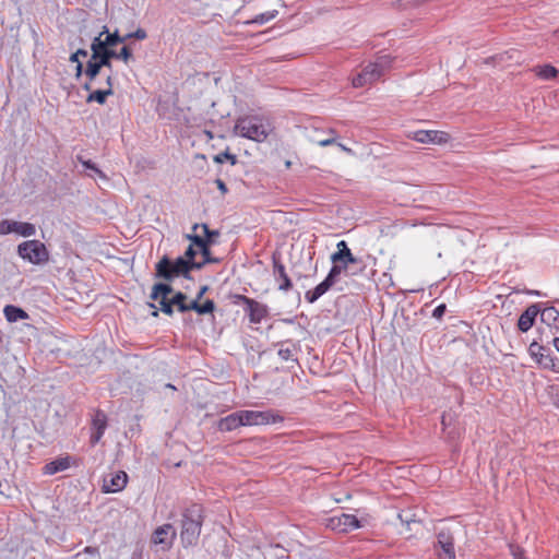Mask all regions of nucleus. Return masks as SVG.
<instances>
[{
    "mask_svg": "<svg viewBox=\"0 0 559 559\" xmlns=\"http://www.w3.org/2000/svg\"><path fill=\"white\" fill-rule=\"evenodd\" d=\"M203 523V510L199 504H192L182 512L180 537L185 547L198 543Z\"/></svg>",
    "mask_w": 559,
    "mask_h": 559,
    "instance_id": "f257e3e1",
    "label": "nucleus"
},
{
    "mask_svg": "<svg viewBox=\"0 0 559 559\" xmlns=\"http://www.w3.org/2000/svg\"><path fill=\"white\" fill-rule=\"evenodd\" d=\"M235 132L242 138L255 142H263L272 132V126L267 119L258 116H248L237 120Z\"/></svg>",
    "mask_w": 559,
    "mask_h": 559,
    "instance_id": "f03ea898",
    "label": "nucleus"
},
{
    "mask_svg": "<svg viewBox=\"0 0 559 559\" xmlns=\"http://www.w3.org/2000/svg\"><path fill=\"white\" fill-rule=\"evenodd\" d=\"M202 269V264H194V261L186 260L183 257L171 261L166 255L156 264V275L170 281L178 275H186L191 270Z\"/></svg>",
    "mask_w": 559,
    "mask_h": 559,
    "instance_id": "7ed1b4c3",
    "label": "nucleus"
},
{
    "mask_svg": "<svg viewBox=\"0 0 559 559\" xmlns=\"http://www.w3.org/2000/svg\"><path fill=\"white\" fill-rule=\"evenodd\" d=\"M17 254L32 264H43L49 260L46 246L39 240L23 241L17 246Z\"/></svg>",
    "mask_w": 559,
    "mask_h": 559,
    "instance_id": "20e7f679",
    "label": "nucleus"
},
{
    "mask_svg": "<svg viewBox=\"0 0 559 559\" xmlns=\"http://www.w3.org/2000/svg\"><path fill=\"white\" fill-rule=\"evenodd\" d=\"M333 266L330 270L328 276L323 282L316 286L313 290H309L306 293V299L308 302L312 304L318 300L322 295H324L336 282L338 276L346 271L349 262H332Z\"/></svg>",
    "mask_w": 559,
    "mask_h": 559,
    "instance_id": "39448f33",
    "label": "nucleus"
},
{
    "mask_svg": "<svg viewBox=\"0 0 559 559\" xmlns=\"http://www.w3.org/2000/svg\"><path fill=\"white\" fill-rule=\"evenodd\" d=\"M242 426L269 425L282 421L283 418L272 411H239Z\"/></svg>",
    "mask_w": 559,
    "mask_h": 559,
    "instance_id": "423d86ee",
    "label": "nucleus"
},
{
    "mask_svg": "<svg viewBox=\"0 0 559 559\" xmlns=\"http://www.w3.org/2000/svg\"><path fill=\"white\" fill-rule=\"evenodd\" d=\"M325 526L337 533H348L362 526L354 514L342 513L326 519Z\"/></svg>",
    "mask_w": 559,
    "mask_h": 559,
    "instance_id": "0eeeda50",
    "label": "nucleus"
},
{
    "mask_svg": "<svg viewBox=\"0 0 559 559\" xmlns=\"http://www.w3.org/2000/svg\"><path fill=\"white\" fill-rule=\"evenodd\" d=\"M407 138L423 144H444L450 140L447 132L438 130L409 131Z\"/></svg>",
    "mask_w": 559,
    "mask_h": 559,
    "instance_id": "6e6552de",
    "label": "nucleus"
},
{
    "mask_svg": "<svg viewBox=\"0 0 559 559\" xmlns=\"http://www.w3.org/2000/svg\"><path fill=\"white\" fill-rule=\"evenodd\" d=\"M173 293V288L168 284L158 283L152 288L150 295L151 299L158 304L159 309L168 314H173V308L169 295Z\"/></svg>",
    "mask_w": 559,
    "mask_h": 559,
    "instance_id": "1a4fd4ad",
    "label": "nucleus"
},
{
    "mask_svg": "<svg viewBox=\"0 0 559 559\" xmlns=\"http://www.w3.org/2000/svg\"><path fill=\"white\" fill-rule=\"evenodd\" d=\"M192 230L193 234L186 235V238L191 241L190 246L195 247L198 250L206 243H211L213 237L218 236V233L210 230L206 224H194Z\"/></svg>",
    "mask_w": 559,
    "mask_h": 559,
    "instance_id": "9d476101",
    "label": "nucleus"
},
{
    "mask_svg": "<svg viewBox=\"0 0 559 559\" xmlns=\"http://www.w3.org/2000/svg\"><path fill=\"white\" fill-rule=\"evenodd\" d=\"M15 233L22 237H31L36 234L34 224L26 222H16L11 219H2L0 222V235H8Z\"/></svg>",
    "mask_w": 559,
    "mask_h": 559,
    "instance_id": "9b49d317",
    "label": "nucleus"
},
{
    "mask_svg": "<svg viewBox=\"0 0 559 559\" xmlns=\"http://www.w3.org/2000/svg\"><path fill=\"white\" fill-rule=\"evenodd\" d=\"M453 534L450 528H441L437 535L439 559H455Z\"/></svg>",
    "mask_w": 559,
    "mask_h": 559,
    "instance_id": "f8f14e48",
    "label": "nucleus"
},
{
    "mask_svg": "<svg viewBox=\"0 0 559 559\" xmlns=\"http://www.w3.org/2000/svg\"><path fill=\"white\" fill-rule=\"evenodd\" d=\"M381 76V69L377 68L374 63H369L353 79L352 84L354 87H362L367 84L374 83Z\"/></svg>",
    "mask_w": 559,
    "mask_h": 559,
    "instance_id": "ddd939ff",
    "label": "nucleus"
},
{
    "mask_svg": "<svg viewBox=\"0 0 559 559\" xmlns=\"http://www.w3.org/2000/svg\"><path fill=\"white\" fill-rule=\"evenodd\" d=\"M176 535V530L171 524H164L154 531L152 542L156 545H163L164 548L168 549L171 547Z\"/></svg>",
    "mask_w": 559,
    "mask_h": 559,
    "instance_id": "4468645a",
    "label": "nucleus"
},
{
    "mask_svg": "<svg viewBox=\"0 0 559 559\" xmlns=\"http://www.w3.org/2000/svg\"><path fill=\"white\" fill-rule=\"evenodd\" d=\"M128 481V475L123 471H119L115 474H110L104 478L103 491L105 492H118L121 491Z\"/></svg>",
    "mask_w": 559,
    "mask_h": 559,
    "instance_id": "2eb2a0df",
    "label": "nucleus"
},
{
    "mask_svg": "<svg viewBox=\"0 0 559 559\" xmlns=\"http://www.w3.org/2000/svg\"><path fill=\"white\" fill-rule=\"evenodd\" d=\"M241 299L247 305L250 322L260 323L262 319L267 314L266 306L246 296H242Z\"/></svg>",
    "mask_w": 559,
    "mask_h": 559,
    "instance_id": "dca6fc26",
    "label": "nucleus"
},
{
    "mask_svg": "<svg viewBox=\"0 0 559 559\" xmlns=\"http://www.w3.org/2000/svg\"><path fill=\"white\" fill-rule=\"evenodd\" d=\"M538 313L539 308L537 305H531L530 307H527V309L519 318V330L522 332H527L533 326L534 320Z\"/></svg>",
    "mask_w": 559,
    "mask_h": 559,
    "instance_id": "f3484780",
    "label": "nucleus"
},
{
    "mask_svg": "<svg viewBox=\"0 0 559 559\" xmlns=\"http://www.w3.org/2000/svg\"><path fill=\"white\" fill-rule=\"evenodd\" d=\"M336 248H337V251H335L331 255L332 262H336V261L344 262V263L345 262H349V263L357 262V259L353 255L352 251L347 247L346 241L341 240L340 242H337Z\"/></svg>",
    "mask_w": 559,
    "mask_h": 559,
    "instance_id": "a211bd4d",
    "label": "nucleus"
},
{
    "mask_svg": "<svg viewBox=\"0 0 559 559\" xmlns=\"http://www.w3.org/2000/svg\"><path fill=\"white\" fill-rule=\"evenodd\" d=\"M242 426L239 412L233 413L218 421V429L221 431H231Z\"/></svg>",
    "mask_w": 559,
    "mask_h": 559,
    "instance_id": "6ab92c4d",
    "label": "nucleus"
},
{
    "mask_svg": "<svg viewBox=\"0 0 559 559\" xmlns=\"http://www.w3.org/2000/svg\"><path fill=\"white\" fill-rule=\"evenodd\" d=\"M69 467H70V456L58 457L45 465L44 473L46 475H53L56 473L66 471Z\"/></svg>",
    "mask_w": 559,
    "mask_h": 559,
    "instance_id": "aec40b11",
    "label": "nucleus"
},
{
    "mask_svg": "<svg viewBox=\"0 0 559 559\" xmlns=\"http://www.w3.org/2000/svg\"><path fill=\"white\" fill-rule=\"evenodd\" d=\"M106 83L108 87L106 90H96L87 96L86 102H97L98 104H105L107 96L112 95V78L107 75Z\"/></svg>",
    "mask_w": 559,
    "mask_h": 559,
    "instance_id": "412c9836",
    "label": "nucleus"
},
{
    "mask_svg": "<svg viewBox=\"0 0 559 559\" xmlns=\"http://www.w3.org/2000/svg\"><path fill=\"white\" fill-rule=\"evenodd\" d=\"M552 344L559 353V337H555ZM539 364H542L545 368H549L555 372H559V357H550L549 354H540Z\"/></svg>",
    "mask_w": 559,
    "mask_h": 559,
    "instance_id": "4be33fe9",
    "label": "nucleus"
},
{
    "mask_svg": "<svg viewBox=\"0 0 559 559\" xmlns=\"http://www.w3.org/2000/svg\"><path fill=\"white\" fill-rule=\"evenodd\" d=\"M100 69L102 68H100L99 63L97 62L96 59H93V56H92L90 61L87 62L86 69H85V75L88 79V82H86L84 85L85 90L90 91L92 88V83L96 79V76L99 74Z\"/></svg>",
    "mask_w": 559,
    "mask_h": 559,
    "instance_id": "5701e85b",
    "label": "nucleus"
},
{
    "mask_svg": "<svg viewBox=\"0 0 559 559\" xmlns=\"http://www.w3.org/2000/svg\"><path fill=\"white\" fill-rule=\"evenodd\" d=\"M3 313L9 322H16L19 320L28 319V313L26 311L13 305L5 306Z\"/></svg>",
    "mask_w": 559,
    "mask_h": 559,
    "instance_id": "b1692460",
    "label": "nucleus"
},
{
    "mask_svg": "<svg viewBox=\"0 0 559 559\" xmlns=\"http://www.w3.org/2000/svg\"><path fill=\"white\" fill-rule=\"evenodd\" d=\"M542 321L547 323L549 326L559 329V311L554 307L545 308L540 312Z\"/></svg>",
    "mask_w": 559,
    "mask_h": 559,
    "instance_id": "393cba45",
    "label": "nucleus"
},
{
    "mask_svg": "<svg viewBox=\"0 0 559 559\" xmlns=\"http://www.w3.org/2000/svg\"><path fill=\"white\" fill-rule=\"evenodd\" d=\"M105 32L99 33L98 36H96L91 45L92 49V56L93 59H96L99 55H102L108 47L105 39Z\"/></svg>",
    "mask_w": 559,
    "mask_h": 559,
    "instance_id": "a878e982",
    "label": "nucleus"
},
{
    "mask_svg": "<svg viewBox=\"0 0 559 559\" xmlns=\"http://www.w3.org/2000/svg\"><path fill=\"white\" fill-rule=\"evenodd\" d=\"M533 71L542 80L555 79L559 73L558 70L550 64L537 66L533 69Z\"/></svg>",
    "mask_w": 559,
    "mask_h": 559,
    "instance_id": "bb28decb",
    "label": "nucleus"
},
{
    "mask_svg": "<svg viewBox=\"0 0 559 559\" xmlns=\"http://www.w3.org/2000/svg\"><path fill=\"white\" fill-rule=\"evenodd\" d=\"M277 15H278L277 10L266 11L264 13L258 14L252 20L246 21L245 24H247V25H250V24L263 25V24L272 21L273 19H275Z\"/></svg>",
    "mask_w": 559,
    "mask_h": 559,
    "instance_id": "cd10ccee",
    "label": "nucleus"
},
{
    "mask_svg": "<svg viewBox=\"0 0 559 559\" xmlns=\"http://www.w3.org/2000/svg\"><path fill=\"white\" fill-rule=\"evenodd\" d=\"M274 267H275V274L282 281L278 285V288L281 290H288L292 286V282L289 280V277L287 276L284 266L282 264L275 263Z\"/></svg>",
    "mask_w": 559,
    "mask_h": 559,
    "instance_id": "c85d7f7f",
    "label": "nucleus"
},
{
    "mask_svg": "<svg viewBox=\"0 0 559 559\" xmlns=\"http://www.w3.org/2000/svg\"><path fill=\"white\" fill-rule=\"evenodd\" d=\"M106 427H107V417H106L105 413L98 411L94 416L92 430L93 431H102L104 433L106 430Z\"/></svg>",
    "mask_w": 559,
    "mask_h": 559,
    "instance_id": "c756f323",
    "label": "nucleus"
},
{
    "mask_svg": "<svg viewBox=\"0 0 559 559\" xmlns=\"http://www.w3.org/2000/svg\"><path fill=\"white\" fill-rule=\"evenodd\" d=\"M186 299H187V296L183 293H181V292L176 293L173 297H170L171 308L174 306H176L180 312L187 311Z\"/></svg>",
    "mask_w": 559,
    "mask_h": 559,
    "instance_id": "7c9ffc66",
    "label": "nucleus"
},
{
    "mask_svg": "<svg viewBox=\"0 0 559 559\" xmlns=\"http://www.w3.org/2000/svg\"><path fill=\"white\" fill-rule=\"evenodd\" d=\"M103 32H105L104 36H105L106 44L108 45V47H114L117 44L123 43V41L127 40L126 36L121 37V36L118 35L117 32L110 34L106 26H104V31Z\"/></svg>",
    "mask_w": 559,
    "mask_h": 559,
    "instance_id": "2f4dec72",
    "label": "nucleus"
},
{
    "mask_svg": "<svg viewBox=\"0 0 559 559\" xmlns=\"http://www.w3.org/2000/svg\"><path fill=\"white\" fill-rule=\"evenodd\" d=\"M74 559H100V554L95 547H85L83 551L78 552Z\"/></svg>",
    "mask_w": 559,
    "mask_h": 559,
    "instance_id": "473e14b6",
    "label": "nucleus"
},
{
    "mask_svg": "<svg viewBox=\"0 0 559 559\" xmlns=\"http://www.w3.org/2000/svg\"><path fill=\"white\" fill-rule=\"evenodd\" d=\"M203 257V261L195 262L194 264H202V267L207 263H217L218 259L212 258L210 252V243H206L203 248L199 250Z\"/></svg>",
    "mask_w": 559,
    "mask_h": 559,
    "instance_id": "72a5a7b5",
    "label": "nucleus"
},
{
    "mask_svg": "<svg viewBox=\"0 0 559 559\" xmlns=\"http://www.w3.org/2000/svg\"><path fill=\"white\" fill-rule=\"evenodd\" d=\"M377 68L381 69V75L386 71L392 63V58L390 56H381L373 62Z\"/></svg>",
    "mask_w": 559,
    "mask_h": 559,
    "instance_id": "f704fd0d",
    "label": "nucleus"
},
{
    "mask_svg": "<svg viewBox=\"0 0 559 559\" xmlns=\"http://www.w3.org/2000/svg\"><path fill=\"white\" fill-rule=\"evenodd\" d=\"M79 160L82 163V165L88 169H92L96 175H98L100 178H106L105 174L98 169L95 164H93L91 160H85L82 157H79Z\"/></svg>",
    "mask_w": 559,
    "mask_h": 559,
    "instance_id": "c9c22d12",
    "label": "nucleus"
},
{
    "mask_svg": "<svg viewBox=\"0 0 559 559\" xmlns=\"http://www.w3.org/2000/svg\"><path fill=\"white\" fill-rule=\"evenodd\" d=\"M215 309V304L213 300H206L204 304L200 305V309H198L199 314H206L213 312Z\"/></svg>",
    "mask_w": 559,
    "mask_h": 559,
    "instance_id": "e433bc0d",
    "label": "nucleus"
},
{
    "mask_svg": "<svg viewBox=\"0 0 559 559\" xmlns=\"http://www.w3.org/2000/svg\"><path fill=\"white\" fill-rule=\"evenodd\" d=\"M530 352L533 356L537 357L538 360L540 359V354H548L546 348L535 342L530 345Z\"/></svg>",
    "mask_w": 559,
    "mask_h": 559,
    "instance_id": "4c0bfd02",
    "label": "nucleus"
},
{
    "mask_svg": "<svg viewBox=\"0 0 559 559\" xmlns=\"http://www.w3.org/2000/svg\"><path fill=\"white\" fill-rule=\"evenodd\" d=\"M132 58V52L129 47L124 46L117 52V59L123 60L126 63Z\"/></svg>",
    "mask_w": 559,
    "mask_h": 559,
    "instance_id": "58836bf2",
    "label": "nucleus"
},
{
    "mask_svg": "<svg viewBox=\"0 0 559 559\" xmlns=\"http://www.w3.org/2000/svg\"><path fill=\"white\" fill-rule=\"evenodd\" d=\"M126 37L127 39L136 38L139 40H143L147 37V34L143 28H138L135 32L127 34Z\"/></svg>",
    "mask_w": 559,
    "mask_h": 559,
    "instance_id": "ea45409f",
    "label": "nucleus"
},
{
    "mask_svg": "<svg viewBox=\"0 0 559 559\" xmlns=\"http://www.w3.org/2000/svg\"><path fill=\"white\" fill-rule=\"evenodd\" d=\"M86 56H87V51L86 50L78 49L74 53L71 55L70 61L78 64V62H81L79 60V57H86Z\"/></svg>",
    "mask_w": 559,
    "mask_h": 559,
    "instance_id": "a19ab883",
    "label": "nucleus"
},
{
    "mask_svg": "<svg viewBox=\"0 0 559 559\" xmlns=\"http://www.w3.org/2000/svg\"><path fill=\"white\" fill-rule=\"evenodd\" d=\"M225 159H230L233 164L236 163V157L229 153H223L215 156V162L223 163Z\"/></svg>",
    "mask_w": 559,
    "mask_h": 559,
    "instance_id": "79ce46f5",
    "label": "nucleus"
},
{
    "mask_svg": "<svg viewBox=\"0 0 559 559\" xmlns=\"http://www.w3.org/2000/svg\"><path fill=\"white\" fill-rule=\"evenodd\" d=\"M96 60L99 63L100 68L111 69V61L107 58V56L99 55L96 58Z\"/></svg>",
    "mask_w": 559,
    "mask_h": 559,
    "instance_id": "37998d69",
    "label": "nucleus"
},
{
    "mask_svg": "<svg viewBox=\"0 0 559 559\" xmlns=\"http://www.w3.org/2000/svg\"><path fill=\"white\" fill-rule=\"evenodd\" d=\"M198 251L199 250L195 247L189 246L188 249L186 250V253H185L183 258L186 260L193 261V259H194V257H195Z\"/></svg>",
    "mask_w": 559,
    "mask_h": 559,
    "instance_id": "c03bdc74",
    "label": "nucleus"
},
{
    "mask_svg": "<svg viewBox=\"0 0 559 559\" xmlns=\"http://www.w3.org/2000/svg\"><path fill=\"white\" fill-rule=\"evenodd\" d=\"M444 312H445V305H443V304L439 305L432 311V317L437 318V319H440L444 314Z\"/></svg>",
    "mask_w": 559,
    "mask_h": 559,
    "instance_id": "a18cd8bd",
    "label": "nucleus"
},
{
    "mask_svg": "<svg viewBox=\"0 0 559 559\" xmlns=\"http://www.w3.org/2000/svg\"><path fill=\"white\" fill-rule=\"evenodd\" d=\"M103 435L104 433L102 431H93L92 430V435H91V443H92V445H95L97 442H99V440L102 439Z\"/></svg>",
    "mask_w": 559,
    "mask_h": 559,
    "instance_id": "49530a36",
    "label": "nucleus"
},
{
    "mask_svg": "<svg viewBox=\"0 0 559 559\" xmlns=\"http://www.w3.org/2000/svg\"><path fill=\"white\" fill-rule=\"evenodd\" d=\"M510 548L514 559H524L523 551L519 547L511 545Z\"/></svg>",
    "mask_w": 559,
    "mask_h": 559,
    "instance_id": "de8ad7c7",
    "label": "nucleus"
},
{
    "mask_svg": "<svg viewBox=\"0 0 559 559\" xmlns=\"http://www.w3.org/2000/svg\"><path fill=\"white\" fill-rule=\"evenodd\" d=\"M335 143V139L334 138H329V139H323V140H319L318 141V144L320 146H329V145H332Z\"/></svg>",
    "mask_w": 559,
    "mask_h": 559,
    "instance_id": "09e8293b",
    "label": "nucleus"
},
{
    "mask_svg": "<svg viewBox=\"0 0 559 559\" xmlns=\"http://www.w3.org/2000/svg\"><path fill=\"white\" fill-rule=\"evenodd\" d=\"M103 56H107V58L111 61L112 58L117 59V52L111 49V47L107 48L103 53Z\"/></svg>",
    "mask_w": 559,
    "mask_h": 559,
    "instance_id": "8fccbe9b",
    "label": "nucleus"
},
{
    "mask_svg": "<svg viewBox=\"0 0 559 559\" xmlns=\"http://www.w3.org/2000/svg\"><path fill=\"white\" fill-rule=\"evenodd\" d=\"M198 298L193 301H191L190 304H187V311L188 310H194L195 312H198V309H200V304L198 302Z\"/></svg>",
    "mask_w": 559,
    "mask_h": 559,
    "instance_id": "3c124183",
    "label": "nucleus"
},
{
    "mask_svg": "<svg viewBox=\"0 0 559 559\" xmlns=\"http://www.w3.org/2000/svg\"><path fill=\"white\" fill-rule=\"evenodd\" d=\"M215 183H216V186H217L218 190H219L223 194H225V193L227 192V187H226V185L224 183V181H223V180H221V179H216V180H215Z\"/></svg>",
    "mask_w": 559,
    "mask_h": 559,
    "instance_id": "603ef678",
    "label": "nucleus"
},
{
    "mask_svg": "<svg viewBox=\"0 0 559 559\" xmlns=\"http://www.w3.org/2000/svg\"><path fill=\"white\" fill-rule=\"evenodd\" d=\"M278 355L284 358V359H288L289 355H290V350L289 349H280L278 350Z\"/></svg>",
    "mask_w": 559,
    "mask_h": 559,
    "instance_id": "864d4df0",
    "label": "nucleus"
},
{
    "mask_svg": "<svg viewBox=\"0 0 559 559\" xmlns=\"http://www.w3.org/2000/svg\"><path fill=\"white\" fill-rule=\"evenodd\" d=\"M75 70H76V73H75L76 76H80L82 74V71H83L82 62H78Z\"/></svg>",
    "mask_w": 559,
    "mask_h": 559,
    "instance_id": "5fc2aeb1",
    "label": "nucleus"
},
{
    "mask_svg": "<svg viewBox=\"0 0 559 559\" xmlns=\"http://www.w3.org/2000/svg\"><path fill=\"white\" fill-rule=\"evenodd\" d=\"M399 518L402 522H406L407 524H411V522H414L413 520H409L407 518H404L402 513L399 514Z\"/></svg>",
    "mask_w": 559,
    "mask_h": 559,
    "instance_id": "6e6d98bb",
    "label": "nucleus"
},
{
    "mask_svg": "<svg viewBox=\"0 0 559 559\" xmlns=\"http://www.w3.org/2000/svg\"><path fill=\"white\" fill-rule=\"evenodd\" d=\"M206 289H207V287H206V286H203V287L201 288V290L199 292V294H198L197 298H198V299L202 298V296L204 295V293L206 292Z\"/></svg>",
    "mask_w": 559,
    "mask_h": 559,
    "instance_id": "4d7b16f0",
    "label": "nucleus"
},
{
    "mask_svg": "<svg viewBox=\"0 0 559 559\" xmlns=\"http://www.w3.org/2000/svg\"><path fill=\"white\" fill-rule=\"evenodd\" d=\"M338 146H340L343 151H345V152H348V153H350V152H352V150H350V148L346 147L345 145H343V144H341V143H338Z\"/></svg>",
    "mask_w": 559,
    "mask_h": 559,
    "instance_id": "13d9d810",
    "label": "nucleus"
},
{
    "mask_svg": "<svg viewBox=\"0 0 559 559\" xmlns=\"http://www.w3.org/2000/svg\"><path fill=\"white\" fill-rule=\"evenodd\" d=\"M152 314H153L154 317H157V316H158V313H157V311H156V310H155V311H153V313H152Z\"/></svg>",
    "mask_w": 559,
    "mask_h": 559,
    "instance_id": "bf43d9fd",
    "label": "nucleus"
},
{
    "mask_svg": "<svg viewBox=\"0 0 559 559\" xmlns=\"http://www.w3.org/2000/svg\"><path fill=\"white\" fill-rule=\"evenodd\" d=\"M290 165H292V164H290V162H289V160H288V162H286V167H290Z\"/></svg>",
    "mask_w": 559,
    "mask_h": 559,
    "instance_id": "052dcab7",
    "label": "nucleus"
},
{
    "mask_svg": "<svg viewBox=\"0 0 559 559\" xmlns=\"http://www.w3.org/2000/svg\"><path fill=\"white\" fill-rule=\"evenodd\" d=\"M150 307L156 309V306L154 304H150Z\"/></svg>",
    "mask_w": 559,
    "mask_h": 559,
    "instance_id": "680f3d73",
    "label": "nucleus"
}]
</instances>
